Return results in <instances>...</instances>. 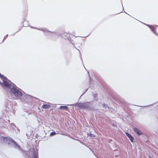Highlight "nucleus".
<instances>
[{
    "mask_svg": "<svg viewBox=\"0 0 158 158\" xmlns=\"http://www.w3.org/2000/svg\"><path fill=\"white\" fill-rule=\"evenodd\" d=\"M0 77L2 80V82L0 84L6 89H10V94L15 99L21 98L23 96V94L21 92L19 89V88L14 83H12L4 75L0 73Z\"/></svg>",
    "mask_w": 158,
    "mask_h": 158,
    "instance_id": "1",
    "label": "nucleus"
},
{
    "mask_svg": "<svg viewBox=\"0 0 158 158\" xmlns=\"http://www.w3.org/2000/svg\"><path fill=\"white\" fill-rule=\"evenodd\" d=\"M31 27L33 28L36 29L40 30L42 31L46 35H49L51 34L52 33V32L49 31L47 30V29L45 28H37L35 27H32V26H30Z\"/></svg>",
    "mask_w": 158,
    "mask_h": 158,
    "instance_id": "4",
    "label": "nucleus"
},
{
    "mask_svg": "<svg viewBox=\"0 0 158 158\" xmlns=\"http://www.w3.org/2000/svg\"><path fill=\"white\" fill-rule=\"evenodd\" d=\"M93 135H92V136H92V137H93Z\"/></svg>",
    "mask_w": 158,
    "mask_h": 158,
    "instance_id": "19",
    "label": "nucleus"
},
{
    "mask_svg": "<svg viewBox=\"0 0 158 158\" xmlns=\"http://www.w3.org/2000/svg\"><path fill=\"white\" fill-rule=\"evenodd\" d=\"M126 135L129 138L131 142H134V138L129 133L127 132L126 133Z\"/></svg>",
    "mask_w": 158,
    "mask_h": 158,
    "instance_id": "6",
    "label": "nucleus"
},
{
    "mask_svg": "<svg viewBox=\"0 0 158 158\" xmlns=\"http://www.w3.org/2000/svg\"><path fill=\"white\" fill-rule=\"evenodd\" d=\"M0 139L1 141H3V142L7 143L11 146L14 147L19 150H22L20 146L15 141L10 137H5L3 136H2L0 137Z\"/></svg>",
    "mask_w": 158,
    "mask_h": 158,
    "instance_id": "2",
    "label": "nucleus"
},
{
    "mask_svg": "<svg viewBox=\"0 0 158 158\" xmlns=\"http://www.w3.org/2000/svg\"><path fill=\"white\" fill-rule=\"evenodd\" d=\"M149 158H152V157H151L150 156H149Z\"/></svg>",
    "mask_w": 158,
    "mask_h": 158,
    "instance_id": "17",
    "label": "nucleus"
},
{
    "mask_svg": "<svg viewBox=\"0 0 158 158\" xmlns=\"http://www.w3.org/2000/svg\"><path fill=\"white\" fill-rule=\"evenodd\" d=\"M56 134V133L55 132H52L51 133H50V135L51 136H53L54 135Z\"/></svg>",
    "mask_w": 158,
    "mask_h": 158,
    "instance_id": "13",
    "label": "nucleus"
},
{
    "mask_svg": "<svg viewBox=\"0 0 158 158\" xmlns=\"http://www.w3.org/2000/svg\"><path fill=\"white\" fill-rule=\"evenodd\" d=\"M70 105V106H72V105H73V104H72V105Z\"/></svg>",
    "mask_w": 158,
    "mask_h": 158,
    "instance_id": "18",
    "label": "nucleus"
},
{
    "mask_svg": "<svg viewBox=\"0 0 158 158\" xmlns=\"http://www.w3.org/2000/svg\"><path fill=\"white\" fill-rule=\"evenodd\" d=\"M103 106L104 107H105V108H106V107H107L108 106H107V105H103Z\"/></svg>",
    "mask_w": 158,
    "mask_h": 158,
    "instance_id": "14",
    "label": "nucleus"
},
{
    "mask_svg": "<svg viewBox=\"0 0 158 158\" xmlns=\"http://www.w3.org/2000/svg\"><path fill=\"white\" fill-rule=\"evenodd\" d=\"M68 107L66 106H61L60 107V109L62 110H67L68 109Z\"/></svg>",
    "mask_w": 158,
    "mask_h": 158,
    "instance_id": "9",
    "label": "nucleus"
},
{
    "mask_svg": "<svg viewBox=\"0 0 158 158\" xmlns=\"http://www.w3.org/2000/svg\"><path fill=\"white\" fill-rule=\"evenodd\" d=\"M69 35V34L66 33H64L63 34L62 36L65 38H67Z\"/></svg>",
    "mask_w": 158,
    "mask_h": 158,
    "instance_id": "8",
    "label": "nucleus"
},
{
    "mask_svg": "<svg viewBox=\"0 0 158 158\" xmlns=\"http://www.w3.org/2000/svg\"><path fill=\"white\" fill-rule=\"evenodd\" d=\"M50 107V106L48 104H44L42 106V108L44 109L49 108Z\"/></svg>",
    "mask_w": 158,
    "mask_h": 158,
    "instance_id": "7",
    "label": "nucleus"
},
{
    "mask_svg": "<svg viewBox=\"0 0 158 158\" xmlns=\"http://www.w3.org/2000/svg\"><path fill=\"white\" fill-rule=\"evenodd\" d=\"M73 106L87 110H92L93 109L92 105L90 102L79 103L74 104Z\"/></svg>",
    "mask_w": 158,
    "mask_h": 158,
    "instance_id": "3",
    "label": "nucleus"
},
{
    "mask_svg": "<svg viewBox=\"0 0 158 158\" xmlns=\"http://www.w3.org/2000/svg\"><path fill=\"white\" fill-rule=\"evenodd\" d=\"M26 96L27 97H30V96L27 95H26Z\"/></svg>",
    "mask_w": 158,
    "mask_h": 158,
    "instance_id": "15",
    "label": "nucleus"
},
{
    "mask_svg": "<svg viewBox=\"0 0 158 158\" xmlns=\"http://www.w3.org/2000/svg\"><path fill=\"white\" fill-rule=\"evenodd\" d=\"M8 34L6 35L4 38L3 40L2 41V43L3 42L4 40L8 37Z\"/></svg>",
    "mask_w": 158,
    "mask_h": 158,
    "instance_id": "12",
    "label": "nucleus"
},
{
    "mask_svg": "<svg viewBox=\"0 0 158 158\" xmlns=\"http://www.w3.org/2000/svg\"><path fill=\"white\" fill-rule=\"evenodd\" d=\"M58 35L60 36L61 35V34H59Z\"/></svg>",
    "mask_w": 158,
    "mask_h": 158,
    "instance_id": "16",
    "label": "nucleus"
},
{
    "mask_svg": "<svg viewBox=\"0 0 158 158\" xmlns=\"http://www.w3.org/2000/svg\"><path fill=\"white\" fill-rule=\"evenodd\" d=\"M134 131L138 135H140L143 134V133L138 128L135 127L133 129Z\"/></svg>",
    "mask_w": 158,
    "mask_h": 158,
    "instance_id": "5",
    "label": "nucleus"
},
{
    "mask_svg": "<svg viewBox=\"0 0 158 158\" xmlns=\"http://www.w3.org/2000/svg\"><path fill=\"white\" fill-rule=\"evenodd\" d=\"M32 158H37V155L35 152H34L33 153Z\"/></svg>",
    "mask_w": 158,
    "mask_h": 158,
    "instance_id": "10",
    "label": "nucleus"
},
{
    "mask_svg": "<svg viewBox=\"0 0 158 158\" xmlns=\"http://www.w3.org/2000/svg\"><path fill=\"white\" fill-rule=\"evenodd\" d=\"M152 31L156 35H157V34L156 32V30L155 28H152Z\"/></svg>",
    "mask_w": 158,
    "mask_h": 158,
    "instance_id": "11",
    "label": "nucleus"
}]
</instances>
